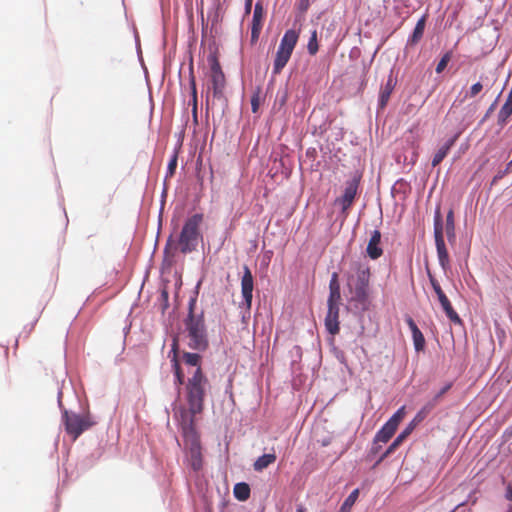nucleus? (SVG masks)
Listing matches in <instances>:
<instances>
[{"label": "nucleus", "mask_w": 512, "mask_h": 512, "mask_svg": "<svg viewBox=\"0 0 512 512\" xmlns=\"http://www.w3.org/2000/svg\"><path fill=\"white\" fill-rule=\"evenodd\" d=\"M252 9V0H245V13L249 14Z\"/></svg>", "instance_id": "nucleus-39"}, {"label": "nucleus", "mask_w": 512, "mask_h": 512, "mask_svg": "<svg viewBox=\"0 0 512 512\" xmlns=\"http://www.w3.org/2000/svg\"><path fill=\"white\" fill-rule=\"evenodd\" d=\"M172 367H173V370H174V375H175V385L177 386V388L179 389L181 385H183L185 382H184V373L181 369V366H180V363H179V360L177 359V355H174L172 357Z\"/></svg>", "instance_id": "nucleus-25"}, {"label": "nucleus", "mask_w": 512, "mask_h": 512, "mask_svg": "<svg viewBox=\"0 0 512 512\" xmlns=\"http://www.w3.org/2000/svg\"><path fill=\"white\" fill-rule=\"evenodd\" d=\"M263 6L260 2H257L254 8L253 19H252V28H251V40L257 41L260 35V31L262 28V20H263Z\"/></svg>", "instance_id": "nucleus-15"}, {"label": "nucleus", "mask_w": 512, "mask_h": 512, "mask_svg": "<svg viewBox=\"0 0 512 512\" xmlns=\"http://www.w3.org/2000/svg\"><path fill=\"white\" fill-rule=\"evenodd\" d=\"M234 496L239 501H245L250 497V487L247 483L241 482L234 486Z\"/></svg>", "instance_id": "nucleus-24"}, {"label": "nucleus", "mask_w": 512, "mask_h": 512, "mask_svg": "<svg viewBox=\"0 0 512 512\" xmlns=\"http://www.w3.org/2000/svg\"><path fill=\"white\" fill-rule=\"evenodd\" d=\"M434 404L429 403L424 406L414 417V419L409 424H414V429L416 426L426 417V415L433 409Z\"/></svg>", "instance_id": "nucleus-31"}, {"label": "nucleus", "mask_w": 512, "mask_h": 512, "mask_svg": "<svg viewBox=\"0 0 512 512\" xmlns=\"http://www.w3.org/2000/svg\"><path fill=\"white\" fill-rule=\"evenodd\" d=\"M456 139H457V136L452 137L442 147L439 148V150L435 153V155L432 159L433 167L438 166L443 161V159L447 156L451 147L455 144Z\"/></svg>", "instance_id": "nucleus-21"}, {"label": "nucleus", "mask_w": 512, "mask_h": 512, "mask_svg": "<svg viewBox=\"0 0 512 512\" xmlns=\"http://www.w3.org/2000/svg\"><path fill=\"white\" fill-rule=\"evenodd\" d=\"M511 165H512V160H511V162L508 164L507 169H509Z\"/></svg>", "instance_id": "nucleus-44"}, {"label": "nucleus", "mask_w": 512, "mask_h": 512, "mask_svg": "<svg viewBox=\"0 0 512 512\" xmlns=\"http://www.w3.org/2000/svg\"><path fill=\"white\" fill-rule=\"evenodd\" d=\"M450 60H451V52H446L442 56V58L440 59V61L438 62L437 66H436V69H435L436 73H438V74L442 73Z\"/></svg>", "instance_id": "nucleus-34"}, {"label": "nucleus", "mask_w": 512, "mask_h": 512, "mask_svg": "<svg viewBox=\"0 0 512 512\" xmlns=\"http://www.w3.org/2000/svg\"><path fill=\"white\" fill-rule=\"evenodd\" d=\"M406 323L412 332L415 350L422 351L425 346V338H424L422 332L420 331V329L418 328V326L416 325V323L414 322V320L411 317H408L406 319Z\"/></svg>", "instance_id": "nucleus-19"}, {"label": "nucleus", "mask_w": 512, "mask_h": 512, "mask_svg": "<svg viewBox=\"0 0 512 512\" xmlns=\"http://www.w3.org/2000/svg\"><path fill=\"white\" fill-rule=\"evenodd\" d=\"M341 300L340 284L338 274L334 272L329 282V297L327 300L328 307L339 308Z\"/></svg>", "instance_id": "nucleus-13"}, {"label": "nucleus", "mask_w": 512, "mask_h": 512, "mask_svg": "<svg viewBox=\"0 0 512 512\" xmlns=\"http://www.w3.org/2000/svg\"><path fill=\"white\" fill-rule=\"evenodd\" d=\"M190 90H191V96H192V104H193V112L196 113L197 110V88H196V81L195 76L193 72V67H190Z\"/></svg>", "instance_id": "nucleus-30"}, {"label": "nucleus", "mask_w": 512, "mask_h": 512, "mask_svg": "<svg viewBox=\"0 0 512 512\" xmlns=\"http://www.w3.org/2000/svg\"><path fill=\"white\" fill-rule=\"evenodd\" d=\"M307 49L310 55H315L319 50L316 30H313L311 33L310 39L307 44Z\"/></svg>", "instance_id": "nucleus-32"}, {"label": "nucleus", "mask_w": 512, "mask_h": 512, "mask_svg": "<svg viewBox=\"0 0 512 512\" xmlns=\"http://www.w3.org/2000/svg\"><path fill=\"white\" fill-rule=\"evenodd\" d=\"M302 6H303V7H302L303 9H307V7H308V0H306V4H305V3H302Z\"/></svg>", "instance_id": "nucleus-42"}, {"label": "nucleus", "mask_w": 512, "mask_h": 512, "mask_svg": "<svg viewBox=\"0 0 512 512\" xmlns=\"http://www.w3.org/2000/svg\"><path fill=\"white\" fill-rule=\"evenodd\" d=\"M355 275L348 278V287L354 293V299L364 302L368 297L370 268L366 265L355 264Z\"/></svg>", "instance_id": "nucleus-6"}, {"label": "nucleus", "mask_w": 512, "mask_h": 512, "mask_svg": "<svg viewBox=\"0 0 512 512\" xmlns=\"http://www.w3.org/2000/svg\"><path fill=\"white\" fill-rule=\"evenodd\" d=\"M380 242L381 233L379 230H374L366 248L367 255L373 260L378 259L383 254V250L380 247Z\"/></svg>", "instance_id": "nucleus-16"}, {"label": "nucleus", "mask_w": 512, "mask_h": 512, "mask_svg": "<svg viewBox=\"0 0 512 512\" xmlns=\"http://www.w3.org/2000/svg\"><path fill=\"white\" fill-rule=\"evenodd\" d=\"M179 424L184 437L187 460L194 471H199L203 466L202 447L193 420L183 418L182 423Z\"/></svg>", "instance_id": "nucleus-2"}, {"label": "nucleus", "mask_w": 512, "mask_h": 512, "mask_svg": "<svg viewBox=\"0 0 512 512\" xmlns=\"http://www.w3.org/2000/svg\"><path fill=\"white\" fill-rule=\"evenodd\" d=\"M434 237L439 264L446 270L449 266V255L443 237V223L440 211L437 210L434 219Z\"/></svg>", "instance_id": "nucleus-8"}, {"label": "nucleus", "mask_w": 512, "mask_h": 512, "mask_svg": "<svg viewBox=\"0 0 512 512\" xmlns=\"http://www.w3.org/2000/svg\"><path fill=\"white\" fill-rule=\"evenodd\" d=\"M436 295L447 318L453 323L460 324L462 322L461 318L452 307V304L448 297L446 296V294L444 293V291L441 290L440 292H437Z\"/></svg>", "instance_id": "nucleus-14"}, {"label": "nucleus", "mask_w": 512, "mask_h": 512, "mask_svg": "<svg viewBox=\"0 0 512 512\" xmlns=\"http://www.w3.org/2000/svg\"><path fill=\"white\" fill-rule=\"evenodd\" d=\"M325 327L331 335L339 333V308L328 307L325 317Z\"/></svg>", "instance_id": "nucleus-17"}, {"label": "nucleus", "mask_w": 512, "mask_h": 512, "mask_svg": "<svg viewBox=\"0 0 512 512\" xmlns=\"http://www.w3.org/2000/svg\"><path fill=\"white\" fill-rule=\"evenodd\" d=\"M359 496V489H354L341 505L340 512H351Z\"/></svg>", "instance_id": "nucleus-27"}, {"label": "nucleus", "mask_w": 512, "mask_h": 512, "mask_svg": "<svg viewBox=\"0 0 512 512\" xmlns=\"http://www.w3.org/2000/svg\"><path fill=\"white\" fill-rule=\"evenodd\" d=\"M63 418L65 429L68 434L73 436L74 440L94 424L89 415H79L65 411Z\"/></svg>", "instance_id": "nucleus-7"}, {"label": "nucleus", "mask_w": 512, "mask_h": 512, "mask_svg": "<svg viewBox=\"0 0 512 512\" xmlns=\"http://www.w3.org/2000/svg\"><path fill=\"white\" fill-rule=\"evenodd\" d=\"M208 62L210 64L211 69V84L213 90V96L215 98L221 99L224 97V89L226 85L225 75L221 69L220 63L215 55H210L208 57Z\"/></svg>", "instance_id": "nucleus-9"}, {"label": "nucleus", "mask_w": 512, "mask_h": 512, "mask_svg": "<svg viewBox=\"0 0 512 512\" xmlns=\"http://www.w3.org/2000/svg\"><path fill=\"white\" fill-rule=\"evenodd\" d=\"M296 512H306V511H305V508L300 505L297 507Z\"/></svg>", "instance_id": "nucleus-41"}, {"label": "nucleus", "mask_w": 512, "mask_h": 512, "mask_svg": "<svg viewBox=\"0 0 512 512\" xmlns=\"http://www.w3.org/2000/svg\"><path fill=\"white\" fill-rule=\"evenodd\" d=\"M254 279L250 268L247 265L243 266V276L241 278V293L244 302L248 308L251 307L253 298Z\"/></svg>", "instance_id": "nucleus-12"}, {"label": "nucleus", "mask_w": 512, "mask_h": 512, "mask_svg": "<svg viewBox=\"0 0 512 512\" xmlns=\"http://www.w3.org/2000/svg\"><path fill=\"white\" fill-rule=\"evenodd\" d=\"M512 114V100L506 99L498 113V123L503 125Z\"/></svg>", "instance_id": "nucleus-26"}, {"label": "nucleus", "mask_w": 512, "mask_h": 512, "mask_svg": "<svg viewBox=\"0 0 512 512\" xmlns=\"http://www.w3.org/2000/svg\"><path fill=\"white\" fill-rule=\"evenodd\" d=\"M276 459H277V457H276V454L274 452L273 453L264 454V455L258 457L255 460V462L253 464V468H254L255 471L261 472L264 469H266L268 466L273 464L276 461Z\"/></svg>", "instance_id": "nucleus-22"}, {"label": "nucleus", "mask_w": 512, "mask_h": 512, "mask_svg": "<svg viewBox=\"0 0 512 512\" xmlns=\"http://www.w3.org/2000/svg\"><path fill=\"white\" fill-rule=\"evenodd\" d=\"M172 352H173V356L174 355L178 356V342H177V340H174V342L172 344Z\"/></svg>", "instance_id": "nucleus-40"}, {"label": "nucleus", "mask_w": 512, "mask_h": 512, "mask_svg": "<svg viewBox=\"0 0 512 512\" xmlns=\"http://www.w3.org/2000/svg\"><path fill=\"white\" fill-rule=\"evenodd\" d=\"M425 25H426V18H425V16H423L416 23L413 33L408 40L410 44L414 45L421 40V38L423 37V34H424Z\"/></svg>", "instance_id": "nucleus-23"}, {"label": "nucleus", "mask_w": 512, "mask_h": 512, "mask_svg": "<svg viewBox=\"0 0 512 512\" xmlns=\"http://www.w3.org/2000/svg\"><path fill=\"white\" fill-rule=\"evenodd\" d=\"M185 328L189 339L188 346L193 350L204 351L208 347V336L204 315L193 313V304H190L189 314L185 320Z\"/></svg>", "instance_id": "nucleus-3"}, {"label": "nucleus", "mask_w": 512, "mask_h": 512, "mask_svg": "<svg viewBox=\"0 0 512 512\" xmlns=\"http://www.w3.org/2000/svg\"><path fill=\"white\" fill-rule=\"evenodd\" d=\"M358 186L359 178L354 177L352 180L346 183V187L342 197L336 200V202H338L341 205L343 213L346 214L347 210L352 206L357 194Z\"/></svg>", "instance_id": "nucleus-11"}, {"label": "nucleus", "mask_w": 512, "mask_h": 512, "mask_svg": "<svg viewBox=\"0 0 512 512\" xmlns=\"http://www.w3.org/2000/svg\"><path fill=\"white\" fill-rule=\"evenodd\" d=\"M483 89V85L481 82L474 83L471 87L469 92L467 93L466 97L473 98L477 96Z\"/></svg>", "instance_id": "nucleus-35"}, {"label": "nucleus", "mask_w": 512, "mask_h": 512, "mask_svg": "<svg viewBox=\"0 0 512 512\" xmlns=\"http://www.w3.org/2000/svg\"><path fill=\"white\" fill-rule=\"evenodd\" d=\"M451 384L445 385L433 398V401L431 402L434 404V406L437 404V402L441 399V397L451 388Z\"/></svg>", "instance_id": "nucleus-37"}, {"label": "nucleus", "mask_w": 512, "mask_h": 512, "mask_svg": "<svg viewBox=\"0 0 512 512\" xmlns=\"http://www.w3.org/2000/svg\"><path fill=\"white\" fill-rule=\"evenodd\" d=\"M405 416V407L399 408L393 416L383 425V427L376 433L375 442H388L395 434L398 425Z\"/></svg>", "instance_id": "nucleus-10"}, {"label": "nucleus", "mask_w": 512, "mask_h": 512, "mask_svg": "<svg viewBox=\"0 0 512 512\" xmlns=\"http://www.w3.org/2000/svg\"><path fill=\"white\" fill-rule=\"evenodd\" d=\"M428 277L430 284L434 290L435 293L440 292L442 290L439 282L435 279V277L428 271Z\"/></svg>", "instance_id": "nucleus-38"}, {"label": "nucleus", "mask_w": 512, "mask_h": 512, "mask_svg": "<svg viewBox=\"0 0 512 512\" xmlns=\"http://www.w3.org/2000/svg\"><path fill=\"white\" fill-rule=\"evenodd\" d=\"M183 360L189 366H194L196 369L201 367V356L197 353L184 352Z\"/></svg>", "instance_id": "nucleus-29"}, {"label": "nucleus", "mask_w": 512, "mask_h": 512, "mask_svg": "<svg viewBox=\"0 0 512 512\" xmlns=\"http://www.w3.org/2000/svg\"><path fill=\"white\" fill-rule=\"evenodd\" d=\"M299 33L294 29L287 30L277 49L273 64V74L278 75L288 63L292 52L297 44Z\"/></svg>", "instance_id": "nucleus-5"}, {"label": "nucleus", "mask_w": 512, "mask_h": 512, "mask_svg": "<svg viewBox=\"0 0 512 512\" xmlns=\"http://www.w3.org/2000/svg\"><path fill=\"white\" fill-rule=\"evenodd\" d=\"M446 234L449 240L455 237L454 212L449 210L446 216Z\"/></svg>", "instance_id": "nucleus-28"}, {"label": "nucleus", "mask_w": 512, "mask_h": 512, "mask_svg": "<svg viewBox=\"0 0 512 512\" xmlns=\"http://www.w3.org/2000/svg\"><path fill=\"white\" fill-rule=\"evenodd\" d=\"M209 388L210 383L208 378L203 373L202 368L198 367L185 383V393L188 409H180L179 423H182L183 418L185 420L192 418L193 422L195 421V416L203 411L204 400Z\"/></svg>", "instance_id": "nucleus-1"}, {"label": "nucleus", "mask_w": 512, "mask_h": 512, "mask_svg": "<svg viewBox=\"0 0 512 512\" xmlns=\"http://www.w3.org/2000/svg\"><path fill=\"white\" fill-rule=\"evenodd\" d=\"M177 167V155H173L170 159L167 167V176L171 177L173 176L175 170Z\"/></svg>", "instance_id": "nucleus-36"}, {"label": "nucleus", "mask_w": 512, "mask_h": 512, "mask_svg": "<svg viewBox=\"0 0 512 512\" xmlns=\"http://www.w3.org/2000/svg\"><path fill=\"white\" fill-rule=\"evenodd\" d=\"M261 89L258 87L252 94L251 97V110L253 113H257L261 103Z\"/></svg>", "instance_id": "nucleus-33"}, {"label": "nucleus", "mask_w": 512, "mask_h": 512, "mask_svg": "<svg viewBox=\"0 0 512 512\" xmlns=\"http://www.w3.org/2000/svg\"><path fill=\"white\" fill-rule=\"evenodd\" d=\"M495 104H492L488 110V112L492 111L494 109Z\"/></svg>", "instance_id": "nucleus-43"}, {"label": "nucleus", "mask_w": 512, "mask_h": 512, "mask_svg": "<svg viewBox=\"0 0 512 512\" xmlns=\"http://www.w3.org/2000/svg\"><path fill=\"white\" fill-rule=\"evenodd\" d=\"M414 424H408L407 427L395 438V440L390 444L387 450L380 457L378 462H381L390 454H392L401 444L402 442L413 432Z\"/></svg>", "instance_id": "nucleus-18"}, {"label": "nucleus", "mask_w": 512, "mask_h": 512, "mask_svg": "<svg viewBox=\"0 0 512 512\" xmlns=\"http://www.w3.org/2000/svg\"><path fill=\"white\" fill-rule=\"evenodd\" d=\"M202 221V214H194L186 220L179 237V245L182 253L186 254L196 249L200 237L199 228Z\"/></svg>", "instance_id": "nucleus-4"}, {"label": "nucleus", "mask_w": 512, "mask_h": 512, "mask_svg": "<svg viewBox=\"0 0 512 512\" xmlns=\"http://www.w3.org/2000/svg\"><path fill=\"white\" fill-rule=\"evenodd\" d=\"M396 81L390 75L384 86L381 87L379 93V107L384 109L390 99V96L395 88Z\"/></svg>", "instance_id": "nucleus-20"}]
</instances>
